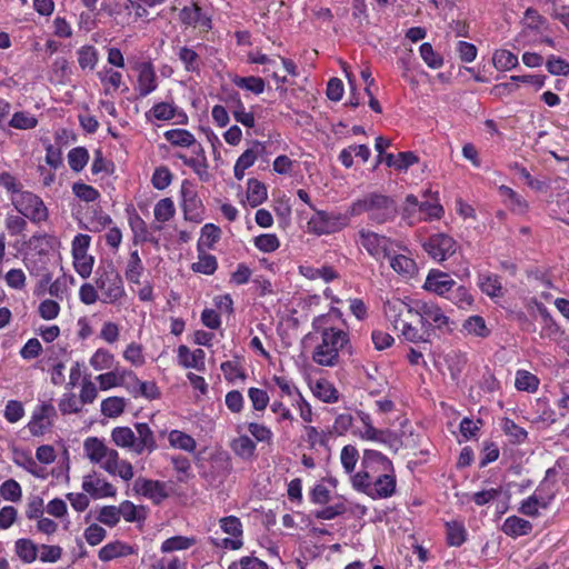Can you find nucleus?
<instances>
[{"label": "nucleus", "mask_w": 569, "mask_h": 569, "mask_svg": "<svg viewBox=\"0 0 569 569\" xmlns=\"http://www.w3.org/2000/svg\"><path fill=\"white\" fill-rule=\"evenodd\" d=\"M218 267L214 256L207 254L206 251L199 252V259L191 264V270L203 274H212Z\"/></svg>", "instance_id": "45"}, {"label": "nucleus", "mask_w": 569, "mask_h": 569, "mask_svg": "<svg viewBox=\"0 0 569 569\" xmlns=\"http://www.w3.org/2000/svg\"><path fill=\"white\" fill-rule=\"evenodd\" d=\"M197 540L193 537H184V536H174L166 539L161 545L162 552H173L179 550H187L193 545H196Z\"/></svg>", "instance_id": "37"}, {"label": "nucleus", "mask_w": 569, "mask_h": 569, "mask_svg": "<svg viewBox=\"0 0 569 569\" xmlns=\"http://www.w3.org/2000/svg\"><path fill=\"white\" fill-rule=\"evenodd\" d=\"M355 241L378 262L386 258H390L395 252L393 246L396 242L392 239L367 228L359 229Z\"/></svg>", "instance_id": "6"}, {"label": "nucleus", "mask_w": 569, "mask_h": 569, "mask_svg": "<svg viewBox=\"0 0 569 569\" xmlns=\"http://www.w3.org/2000/svg\"><path fill=\"white\" fill-rule=\"evenodd\" d=\"M138 84L137 90L140 97H147L157 89V76L151 62H140L137 64Z\"/></svg>", "instance_id": "15"}, {"label": "nucleus", "mask_w": 569, "mask_h": 569, "mask_svg": "<svg viewBox=\"0 0 569 569\" xmlns=\"http://www.w3.org/2000/svg\"><path fill=\"white\" fill-rule=\"evenodd\" d=\"M390 267L398 272L407 277L415 274L417 266L415 260L405 254L390 256Z\"/></svg>", "instance_id": "33"}, {"label": "nucleus", "mask_w": 569, "mask_h": 569, "mask_svg": "<svg viewBox=\"0 0 569 569\" xmlns=\"http://www.w3.org/2000/svg\"><path fill=\"white\" fill-rule=\"evenodd\" d=\"M72 191L79 199L86 202H93L100 197L96 188L81 182L73 183Z\"/></svg>", "instance_id": "62"}, {"label": "nucleus", "mask_w": 569, "mask_h": 569, "mask_svg": "<svg viewBox=\"0 0 569 569\" xmlns=\"http://www.w3.org/2000/svg\"><path fill=\"white\" fill-rule=\"evenodd\" d=\"M313 393L317 398L327 403L337 402L339 399L338 390L326 380L317 381Z\"/></svg>", "instance_id": "41"}, {"label": "nucleus", "mask_w": 569, "mask_h": 569, "mask_svg": "<svg viewBox=\"0 0 569 569\" xmlns=\"http://www.w3.org/2000/svg\"><path fill=\"white\" fill-rule=\"evenodd\" d=\"M501 530L509 537L518 538L529 535L532 530V523L520 517L510 516L503 521Z\"/></svg>", "instance_id": "20"}, {"label": "nucleus", "mask_w": 569, "mask_h": 569, "mask_svg": "<svg viewBox=\"0 0 569 569\" xmlns=\"http://www.w3.org/2000/svg\"><path fill=\"white\" fill-rule=\"evenodd\" d=\"M168 440L171 447L181 449L188 452H192L196 449V440L180 431V430H172L168 435Z\"/></svg>", "instance_id": "35"}, {"label": "nucleus", "mask_w": 569, "mask_h": 569, "mask_svg": "<svg viewBox=\"0 0 569 569\" xmlns=\"http://www.w3.org/2000/svg\"><path fill=\"white\" fill-rule=\"evenodd\" d=\"M14 549H16L17 556L24 563H31L38 557L39 548L30 539H26V538L18 539L14 543Z\"/></svg>", "instance_id": "24"}, {"label": "nucleus", "mask_w": 569, "mask_h": 569, "mask_svg": "<svg viewBox=\"0 0 569 569\" xmlns=\"http://www.w3.org/2000/svg\"><path fill=\"white\" fill-rule=\"evenodd\" d=\"M234 101V108L231 109L232 116L236 119L237 122H240L242 126L247 128H253L254 127V116L252 112L246 111V108L239 97L238 93H236L232 98Z\"/></svg>", "instance_id": "38"}, {"label": "nucleus", "mask_w": 569, "mask_h": 569, "mask_svg": "<svg viewBox=\"0 0 569 569\" xmlns=\"http://www.w3.org/2000/svg\"><path fill=\"white\" fill-rule=\"evenodd\" d=\"M254 246L262 252H273L279 246L280 241L273 233H264L254 238Z\"/></svg>", "instance_id": "59"}, {"label": "nucleus", "mask_w": 569, "mask_h": 569, "mask_svg": "<svg viewBox=\"0 0 569 569\" xmlns=\"http://www.w3.org/2000/svg\"><path fill=\"white\" fill-rule=\"evenodd\" d=\"M138 549L121 540H114L104 545L98 552V557L103 562H109L118 558H124L137 555Z\"/></svg>", "instance_id": "14"}, {"label": "nucleus", "mask_w": 569, "mask_h": 569, "mask_svg": "<svg viewBox=\"0 0 569 569\" xmlns=\"http://www.w3.org/2000/svg\"><path fill=\"white\" fill-rule=\"evenodd\" d=\"M82 489L93 498L114 497L117 489L103 478L93 475L83 477Z\"/></svg>", "instance_id": "13"}, {"label": "nucleus", "mask_w": 569, "mask_h": 569, "mask_svg": "<svg viewBox=\"0 0 569 569\" xmlns=\"http://www.w3.org/2000/svg\"><path fill=\"white\" fill-rule=\"evenodd\" d=\"M455 284L456 282L450 278V276L441 272H430L426 279L425 288L442 296L449 292Z\"/></svg>", "instance_id": "19"}, {"label": "nucleus", "mask_w": 569, "mask_h": 569, "mask_svg": "<svg viewBox=\"0 0 569 569\" xmlns=\"http://www.w3.org/2000/svg\"><path fill=\"white\" fill-rule=\"evenodd\" d=\"M168 142L179 147H196L194 136L186 129H172L164 132Z\"/></svg>", "instance_id": "34"}, {"label": "nucleus", "mask_w": 569, "mask_h": 569, "mask_svg": "<svg viewBox=\"0 0 569 569\" xmlns=\"http://www.w3.org/2000/svg\"><path fill=\"white\" fill-rule=\"evenodd\" d=\"M126 407V400L121 397H109L101 402V412L108 418L119 417Z\"/></svg>", "instance_id": "43"}, {"label": "nucleus", "mask_w": 569, "mask_h": 569, "mask_svg": "<svg viewBox=\"0 0 569 569\" xmlns=\"http://www.w3.org/2000/svg\"><path fill=\"white\" fill-rule=\"evenodd\" d=\"M478 284L482 292L489 297H499L502 295L501 282L496 274H479Z\"/></svg>", "instance_id": "36"}, {"label": "nucleus", "mask_w": 569, "mask_h": 569, "mask_svg": "<svg viewBox=\"0 0 569 569\" xmlns=\"http://www.w3.org/2000/svg\"><path fill=\"white\" fill-rule=\"evenodd\" d=\"M358 417L363 423V430H360L358 435L366 440L385 442V431L376 429L371 423V418L363 411L358 412Z\"/></svg>", "instance_id": "28"}, {"label": "nucleus", "mask_w": 569, "mask_h": 569, "mask_svg": "<svg viewBox=\"0 0 569 569\" xmlns=\"http://www.w3.org/2000/svg\"><path fill=\"white\" fill-rule=\"evenodd\" d=\"M233 83L241 89L253 92L254 94H260L264 90V81L259 77H236L233 79Z\"/></svg>", "instance_id": "50"}, {"label": "nucleus", "mask_w": 569, "mask_h": 569, "mask_svg": "<svg viewBox=\"0 0 569 569\" xmlns=\"http://www.w3.org/2000/svg\"><path fill=\"white\" fill-rule=\"evenodd\" d=\"M182 208L187 220L193 222H201L203 219V204L198 197L194 187L188 180H184L181 186Z\"/></svg>", "instance_id": "9"}, {"label": "nucleus", "mask_w": 569, "mask_h": 569, "mask_svg": "<svg viewBox=\"0 0 569 569\" xmlns=\"http://www.w3.org/2000/svg\"><path fill=\"white\" fill-rule=\"evenodd\" d=\"M38 119L30 112L19 111L13 113L9 121V126L19 130H29L36 128Z\"/></svg>", "instance_id": "47"}, {"label": "nucleus", "mask_w": 569, "mask_h": 569, "mask_svg": "<svg viewBox=\"0 0 569 569\" xmlns=\"http://www.w3.org/2000/svg\"><path fill=\"white\" fill-rule=\"evenodd\" d=\"M113 356L106 349H98L90 359V365L96 370H104L111 368Z\"/></svg>", "instance_id": "61"}, {"label": "nucleus", "mask_w": 569, "mask_h": 569, "mask_svg": "<svg viewBox=\"0 0 569 569\" xmlns=\"http://www.w3.org/2000/svg\"><path fill=\"white\" fill-rule=\"evenodd\" d=\"M352 488L371 499H386L395 495L397 479L391 460L377 450L367 449L361 469L351 476Z\"/></svg>", "instance_id": "2"}, {"label": "nucleus", "mask_w": 569, "mask_h": 569, "mask_svg": "<svg viewBox=\"0 0 569 569\" xmlns=\"http://www.w3.org/2000/svg\"><path fill=\"white\" fill-rule=\"evenodd\" d=\"M94 282L104 303H116L126 293L122 278L112 262L97 268Z\"/></svg>", "instance_id": "5"}, {"label": "nucleus", "mask_w": 569, "mask_h": 569, "mask_svg": "<svg viewBox=\"0 0 569 569\" xmlns=\"http://www.w3.org/2000/svg\"><path fill=\"white\" fill-rule=\"evenodd\" d=\"M137 430L134 440V453L141 455L143 451L149 453L157 449V441L153 431L147 423H136Z\"/></svg>", "instance_id": "17"}, {"label": "nucleus", "mask_w": 569, "mask_h": 569, "mask_svg": "<svg viewBox=\"0 0 569 569\" xmlns=\"http://www.w3.org/2000/svg\"><path fill=\"white\" fill-rule=\"evenodd\" d=\"M88 160L89 153L83 147L73 148L68 153L69 166L76 172L81 171L87 166Z\"/></svg>", "instance_id": "48"}, {"label": "nucleus", "mask_w": 569, "mask_h": 569, "mask_svg": "<svg viewBox=\"0 0 569 569\" xmlns=\"http://www.w3.org/2000/svg\"><path fill=\"white\" fill-rule=\"evenodd\" d=\"M179 19L187 27L199 28L202 31L211 29V19L202 12L197 3L183 7L179 12Z\"/></svg>", "instance_id": "12"}, {"label": "nucleus", "mask_w": 569, "mask_h": 569, "mask_svg": "<svg viewBox=\"0 0 569 569\" xmlns=\"http://www.w3.org/2000/svg\"><path fill=\"white\" fill-rule=\"evenodd\" d=\"M258 158V151L254 149H247L236 161L233 172L237 180L244 177V171L253 166Z\"/></svg>", "instance_id": "40"}, {"label": "nucleus", "mask_w": 569, "mask_h": 569, "mask_svg": "<svg viewBox=\"0 0 569 569\" xmlns=\"http://www.w3.org/2000/svg\"><path fill=\"white\" fill-rule=\"evenodd\" d=\"M321 340L315 347L312 360L322 367H336L340 362V352L350 348L349 335L342 329L325 328L320 331Z\"/></svg>", "instance_id": "4"}, {"label": "nucleus", "mask_w": 569, "mask_h": 569, "mask_svg": "<svg viewBox=\"0 0 569 569\" xmlns=\"http://www.w3.org/2000/svg\"><path fill=\"white\" fill-rule=\"evenodd\" d=\"M492 63L497 70L508 71L519 63L518 57L506 49L496 50L492 56Z\"/></svg>", "instance_id": "30"}, {"label": "nucleus", "mask_w": 569, "mask_h": 569, "mask_svg": "<svg viewBox=\"0 0 569 569\" xmlns=\"http://www.w3.org/2000/svg\"><path fill=\"white\" fill-rule=\"evenodd\" d=\"M502 429L513 443H522L527 439V431L511 419H503Z\"/></svg>", "instance_id": "54"}, {"label": "nucleus", "mask_w": 569, "mask_h": 569, "mask_svg": "<svg viewBox=\"0 0 569 569\" xmlns=\"http://www.w3.org/2000/svg\"><path fill=\"white\" fill-rule=\"evenodd\" d=\"M359 460V452L357 448L352 445H347L341 449L340 461L345 469V471L351 476H353V471L356 465Z\"/></svg>", "instance_id": "44"}, {"label": "nucleus", "mask_w": 569, "mask_h": 569, "mask_svg": "<svg viewBox=\"0 0 569 569\" xmlns=\"http://www.w3.org/2000/svg\"><path fill=\"white\" fill-rule=\"evenodd\" d=\"M443 213L442 206L435 201H419V216L418 221L421 220H431V219H439L441 214Z\"/></svg>", "instance_id": "53"}, {"label": "nucleus", "mask_w": 569, "mask_h": 569, "mask_svg": "<svg viewBox=\"0 0 569 569\" xmlns=\"http://www.w3.org/2000/svg\"><path fill=\"white\" fill-rule=\"evenodd\" d=\"M546 68L553 76L569 74V62L559 57L550 56L546 62Z\"/></svg>", "instance_id": "64"}, {"label": "nucleus", "mask_w": 569, "mask_h": 569, "mask_svg": "<svg viewBox=\"0 0 569 569\" xmlns=\"http://www.w3.org/2000/svg\"><path fill=\"white\" fill-rule=\"evenodd\" d=\"M247 187V199L251 207H258L267 199V188L259 180L249 179Z\"/></svg>", "instance_id": "31"}, {"label": "nucleus", "mask_w": 569, "mask_h": 569, "mask_svg": "<svg viewBox=\"0 0 569 569\" xmlns=\"http://www.w3.org/2000/svg\"><path fill=\"white\" fill-rule=\"evenodd\" d=\"M423 248L435 260L442 261L456 252L457 243L451 237L437 233L423 243Z\"/></svg>", "instance_id": "11"}, {"label": "nucleus", "mask_w": 569, "mask_h": 569, "mask_svg": "<svg viewBox=\"0 0 569 569\" xmlns=\"http://www.w3.org/2000/svg\"><path fill=\"white\" fill-rule=\"evenodd\" d=\"M447 542L452 547H460L467 538V530L463 522L452 520L446 522Z\"/></svg>", "instance_id": "25"}, {"label": "nucleus", "mask_w": 569, "mask_h": 569, "mask_svg": "<svg viewBox=\"0 0 569 569\" xmlns=\"http://www.w3.org/2000/svg\"><path fill=\"white\" fill-rule=\"evenodd\" d=\"M179 60L182 62L186 71L196 72L200 69V57L191 48L180 47L177 51Z\"/></svg>", "instance_id": "39"}, {"label": "nucleus", "mask_w": 569, "mask_h": 569, "mask_svg": "<svg viewBox=\"0 0 569 569\" xmlns=\"http://www.w3.org/2000/svg\"><path fill=\"white\" fill-rule=\"evenodd\" d=\"M300 273L307 279H322L325 282H330L339 277L338 272L330 266H323L321 268L301 266Z\"/></svg>", "instance_id": "26"}, {"label": "nucleus", "mask_w": 569, "mask_h": 569, "mask_svg": "<svg viewBox=\"0 0 569 569\" xmlns=\"http://www.w3.org/2000/svg\"><path fill=\"white\" fill-rule=\"evenodd\" d=\"M97 520L108 527H114L120 521V515L118 511V507L116 506H104L99 510L97 516Z\"/></svg>", "instance_id": "60"}, {"label": "nucleus", "mask_w": 569, "mask_h": 569, "mask_svg": "<svg viewBox=\"0 0 569 569\" xmlns=\"http://www.w3.org/2000/svg\"><path fill=\"white\" fill-rule=\"evenodd\" d=\"M118 511L120 518L123 517L128 522L139 521L144 518V516L140 515V511H143V507H137L129 500L122 501L118 507Z\"/></svg>", "instance_id": "55"}, {"label": "nucleus", "mask_w": 569, "mask_h": 569, "mask_svg": "<svg viewBox=\"0 0 569 569\" xmlns=\"http://www.w3.org/2000/svg\"><path fill=\"white\" fill-rule=\"evenodd\" d=\"M78 62L82 69L93 70L98 62V51L92 46H84L78 50Z\"/></svg>", "instance_id": "51"}, {"label": "nucleus", "mask_w": 569, "mask_h": 569, "mask_svg": "<svg viewBox=\"0 0 569 569\" xmlns=\"http://www.w3.org/2000/svg\"><path fill=\"white\" fill-rule=\"evenodd\" d=\"M57 416L56 408L48 402L39 405L32 412L28 429L32 436L44 435L52 427V420Z\"/></svg>", "instance_id": "10"}, {"label": "nucleus", "mask_w": 569, "mask_h": 569, "mask_svg": "<svg viewBox=\"0 0 569 569\" xmlns=\"http://www.w3.org/2000/svg\"><path fill=\"white\" fill-rule=\"evenodd\" d=\"M72 257L73 267L78 274L83 279L89 278L93 269L94 258L88 253L72 254Z\"/></svg>", "instance_id": "46"}, {"label": "nucleus", "mask_w": 569, "mask_h": 569, "mask_svg": "<svg viewBox=\"0 0 569 569\" xmlns=\"http://www.w3.org/2000/svg\"><path fill=\"white\" fill-rule=\"evenodd\" d=\"M383 311L393 328L413 343L429 341L436 329L451 330L449 317L432 301L417 299L407 303L400 299L388 300Z\"/></svg>", "instance_id": "1"}, {"label": "nucleus", "mask_w": 569, "mask_h": 569, "mask_svg": "<svg viewBox=\"0 0 569 569\" xmlns=\"http://www.w3.org/2000/svg\"><path fill=\"white\" fill-rule=\"evenodd\" d=\"M11 202L19 213L33 223H40L48 219V209L44 202L30 191H22L13 196Z\"/></svg>", "instance_id": "8"}, {"label": "nucleus", "mask_w": 569, "mask_h": 569, "mask_svg": "<svg viewBox=\"0 0 569 569\" xmlns=\"http://www.w3.org/2000/svg\"><path fill=\"white\" fill-rule=\"evenodd\" d=\"M144 267L139 256L138 250L130 253L129 260L126 266L124 276L131 283H140V277L143 273Z\"/></svg>", "instance_id": "27"}, {"label": "nucleus", "mask_w": 569, "mask_h": 569, "mask_svg": "<svg viewBox=\"0 0 569 569\" xmlns=\"http://www.w3.org/2000/svg\"><path fill=\"white\" fill-rule=\"evenodd\" d=\"M368 213V219L372 223L382 224L391 221L397 216V204L395 200L386 194L371 192L353 201L348 208L351 217Z\"/></svg>", "instance_id": "3"}, {"label": "nucleus", "mask_w": 569, "mask_h": 569, "mask_svg": "<svg viewBox=\"0 0 569 569\" xmlns=\"http://www.w3.org/2000/svg\"><path fill=\"white\" fill-rule=\"evenodd\" d=\"M539 380L529 371L519 370L516 376L515 386L520 391L533 392L537 390Z\"/></svg>", "instance_id": "49"}, {"label": "nucleus", "mask_w": 569, "mask_h": 569, "mask_svg": "<svg viewBox=\"0 0 569 569\" xmlns=\"http://www.w3.org/2000/svg\"><path fill=\"white\" fill-rule=\"evenodd\" d=\"M248 397L252 403L253 409L257 411H263L270 400L266 390L253 387L248 390Z\"/></svg>", "instance_id": "63"}, {"label": "nucleus", "mask_w": 569, "mask_h": 569, "mask_svg": "<svg viewBox=\"0 0 569 569\" xmlns=\"http://www.w3.org/2000/svg\"><path fill=\"white\" fill-rule=\"evenodd\" d=\"M204 358L206 353L202 349L190 351V349L183 345L178 348V360L184 368H193L198 371H203L206 368Z\"/></svg>", "instance_id": "18"}, {"label": "nucleus", "mask_w": 569, "mask_h": 569, "mask_svg": "<svg viewBox=\"0 0 569 569\" xmlns=\"http://www.w3.org/2000/svg\"><path fill=\"white\" fill-rule=\"evenodd\" d=\"M230 447L232 451L242 459H250L254 456L256 443L246 435L233 439Z\"/></svg>", "instance_id": "29"}, {"label": "nucleus", "mask_w": 569, "mask_h": 569, "mask_svg": "<svg viewBox=\"0 0 569 569\" xmlns=\"http://www.w3.org/2000/svg\"><path fill=\"white\" fill-rule=\"evenodd\" d=\"M107 448L103 441L97 437H89L83 443L86 456L93 463L102 462Z\"/></svg>", "instance_id": "23"}, {"label": "nucleus", "mask_w": 569, "mask_h": 569, "mask_svg": "<svg viewBox=\"0 0 569 569\" xmlns=\"http://www.w3.org/2000/svg\"><path fill=\"white\" fill-rule=\"evenodd\" d=\"M111 440L121 448H131L134 452L136 433L129 427H116L111 431Z\"/></svg>", "instance_id": "32"}, {"label": "nucleus", "mask_w": 569, "mask_h": 569, "mask_svg": "<svg viewBox=\"0 0 569 569\" xmlns=\"http://www.w3.org/2000/svg\"><path fill=\"white\" fill-rule=\"evenodd\" d=\"M420 56L426 64L431 69H439L443 66V58L437 53L429 42L420 46Z\"/></svg>", "instance_id": "52"}, {"label": "nucleus", "mask_w": 569, "mask_h": 569, "mask_svg": "<svg viewBox=\"0 0 569 569\" xmlns=\"http://www.w3.org/2000/svg\"><path fill=\"white\" fill-rule=\"evenodd\" d=\"M136 487L139 492L157 505L169 497L167 485L158 480L139 479L136 481Z\"/></svg>", "instance_id": "16"}, {"label": "nucleus", "mask_w": 569, "mask_h": 569, "mask_svg": "<svg viewBox=\"0 0 569 569\" xmlns=\"http://www.w3.org/2000/svg\"><path fill=\"white\" fill-rule=\"evenodd\" d=\"M221 230L212 224L207 223L201 228V234L198 240V252H203L207 249H211L213 244L220 239Z\"/></svg>", "instance_id": "22"}, {"label": "nucleus", "mask_w": 569, "mask_h": 569, "mask_svg": "<svg viewBox=\"0 0 569 569\" xmlns=\"http://www.w3.org/2000/svg\"><path fill=\"white\" fill-rule=\"evenodd\" d=\"M0 495L8 501L17 502L22 497V490L16 480L9 479L0 486Z\"/></svg>", "instance_id": "57"}, {"label": "nucleus", "mask_w": 569, "mask_h": 569, "mask_svg": "<svg viewBox=\"0 0 569 569\" xmlns=\"http://www.w3.org/2000/svg\"><path fill=\"white\" fill-rule=\"evenodd\" d=\"M419 216V200L413 194L406 197L405 207L402 211V218L408 221L409 224H413L418 221Z\"/></svg>", "instance_id": "58"}, {"label": "nucleus", "mask_w": 569, "mask_h": 569, "mask_svg": "<svg viewBox=\"0 0 569 569\" xmlns=\"http://www.w3.org/2000/svg\"><path fill=\"white\" fill-rule=\"evenodd\" d=\"M174 204L170 198H163L154 206V218L160 222L170 220L174 214Z\"/></svg>", "instance_id": "56"}, {"label": "nucleus", "mask_w": 569, "mask_h": 569, "mask_svg": "<svg viewBox=\"0 0 569 569\" xmlns=\"http://www.w3.org/2000/svg\"><path fill=\"white\" fill-rule=\"evenodd\" d=\"M351 216L346 213H329L323 210H316L307 222L308 231L317 236L330 234L345 229L350 222Z\"/></svg>", "instance_id": "7"}, {"label": "nucleus", "mask_w": 569, "mask_h": 569, "mask_svg": "<svg viewBox=\"0 0 569 569\" xmlns=\"http://www.w3.org/2000/svg\"><path fill=\"white\" fill-rule=\"evenodd\" d=\"M463 329L472 336L486 338L490 335V330L486 326V321L480 316H471L463 322Z\"/></svg>", "instance_id": "42"}, {"label": "nucleus", "mask_w": 569, "mask_h": 569, "mask_svg": "<svg viewBox=\"0 0 569 569\" xmlns=\"http://www.w3.org/2000/svg\"><path fill=\"white\" fill-rule=\"evenodd\" d=\"M194 152L198 154L197 157L188 158L186 156H179V158L183 161L186 166L193 169V171L201 178L206 179L208 177V164L204 156V150L200 144L196 146Z\"/></svg>", "instance_id": "21"}]
</instances>
